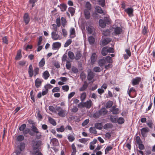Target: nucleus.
<instances>
[{
  "label": "nucleus",
  "instance_id": "c85d7f7f",
  "mask_svg": "<svg viewBox=\"0 0 155 155\" xmlns=\"http://www.w3.org/2000/svg\"><path fill=\"white\" fill-rule=\"evenodd\" d=\"M91 62L94 64L97 60V55L95 53H93L91 58Z\"/></svg>",
  "mask_w": 155,
  "mask_h": 155
},
{
  "label": "nucleus",
  "instance_id": "c756f323",
  "mask_svg": "<svg viewBox=\"0 0 155 155\" xmlns=\"http://www.w3.org/2000/svg\"><path fill=\"white\" fill-rule=\"evenodd\" d=\"M107 47H104L101 51V54L103 56H105L108 53Z\"/></svg>",
  "mask_w": 155,
  "mask_h": 155
},
{
  "label": "nucleus",
  "instance_id": "c9c22d12",
  "mask_svg": "<svg viewBox=\"0 0 155 155\" xmlns=\"http://www.w3.org/2000/svg\"><path fill=\"white\" fill-rule=\"evenodd\" d=\"M95 10L96 12H97L100 13L102 14L103 13H104L103 12V11L102 10V8L99 6H97L95 8Z\"/></svg>",
  "mask_w": 155,
  "mask_h": 155
},
{
  "label": "nucleus",
  "instance_id": "6e6552de",
  "mask_svg": "<svg viewBox=\"0 0 155 155\" xmlns=\"http://www.w3.org/2000/svg\"><path fill=\"white\" fill-rule=\"evenodd\" d=\"M110 111L113 114H117L119 113L120 110L118 108H116L115 106H113L110 109Z\"/></svg>",
  "mask_w": 155,
  "mask_h": 155
},
{
  "label": "nucleus",
  "instance_id": "7ed1b4c3",
  "mask_svg": "<svg viewBox=\"0 0 155 155\" xmlns=\"http://www.w3.org/2000/svg\"><path fill=\"white\" fill-rule=\"evenodd\" d=\"M32 142H33V145L32 146L33 151H32V152H35L37 150V151H39L38 148L41 144V141L40 140L32 141Z\"/></svg>",
  "mask_w": 155,
  "mask_h": 155
},
{
  "label": "nucleus",
  "instance_id": "9b49d317",
  "mask_svg": "<svg viewBox=\"0 0 155 155\" xmlns=\"http://www.w3.org/2000/svg\"><path fill=\"white\" fill-rule=\"evenodd\" d=\"M113 28L114 30V33L116 35H120L122 31V29L120 27L117 26Z\"/></svg>",
  "mask_w": 155,
  "mask_h": 155
},
{
  "label": "nucleus",
  "instance_id": "6ab92c4d",
  "mask_svg": "<svg viewBox=\"0 0 155 155\" xmlns=\"http://www.w3.org/2000/svg\"><path fill=\"white\" fill-rule=\"evenodd\" d=\"M94 77V75L93 72L91 70H89L87 74V80L89 81H91L93 79Z\"/></svg>",
  "mask_w": 155,
  "mask_h": 155
},
{
  "label": "nucleus",
  "instance_id": "1a4fd4ad",
  "mask_svg": "<svg viewBox=\"0 0 155 155\" xmlns=\"http://www.w3.org/2000/svg\"><path fill=\"white\" fill-rule=\"evenodd\" d=\"M141 78L140 77H136L133 79L131 81V83L133 86L138 84L141 81Z\"/></svg>",
  "mask_w": 155,
  "mask_h": 155
},
{
  "label": "nucleus",
  "instance_id": "9d476101",
  "mask_svg": "<svg viewBox=\"0 0 155 155\" xmlns=\"http://www.w3.org/2000/svg\"><path fill=\"white\" fill-rule=\"evenodd\" d=\"M149 130V129L147 127H143L142 128L141 130V133L142 136L143 137H146L147 133Z\"/></svg>",
  "mask_w": 155,
  "mask_h": 155
},
{
  "label": "nucleus",
  "instance_id": "f8f14e48",
  "mask_svg": "<svg viewBox=\"0 0 155 155\" xmlns=\"http://www.w3.org/2000/svg\"><path fill=\"white\" fill-rule=\"evenodd\" d=\"M124 11L126 12L130 17L133 16L134 9L132 8H129L124 9Z\"/></svg>",
  "mask_w": 155,
  "mask_h": 155
},
{
  "label": "nucleus",
  "instance_id": "58836bf2",
  "mask_svg": "<svg viewBox=\"0 0 155 155\" xmlns=\"http://www.w3.org/2000/svg\"><path fill=\"white\" fill-rule=\"evenodd\" d=\"M136 91L135 89L133 87L130 88L129 89H128L127 91V93L128 94L129 96L130 97L131 93H134Z\"/></svg>",
  "mask_w": 155,
  "mask_h": 155
},
{
  "label": "nucleus",
  "instance_id": "f257e3e1",
  "mask_svg": "<svg viewBox=\"0 0 155 155\" xmlns=\"http://www.w3.org/2000/svg\"><path fill=\"white\" fill-rule=\"evenodd\" d=\"M56 110L58 112V114L60 117H64L68 114L67 110L63 109L60 107H56Z\"/></svg>",
  "mask_w": 155,
  "mask_h": 155
},
{
  "label": "nucleus",
  "instance_id": "4c0bfd02",
  "mask_svg": "<svg viewBox=\"0 0 155 155\" xmlns=\"http://www.w3.org/2000/svg\"><path fill=\"white\" fill-rule=\"evenodd\" d=\"M68 55L69 58L71 59H74L75 58L74 54L71 51L68 52Z\"/></svg>",
  "mask_w": 155,
  "mask_h": 155
},
{
  "label": "nucleus",
  "instance_id": "13d9d810",
  "mask_svg": "<svg viewBox=\"0 0 155 155\" xmlns=\"http://www.w3.org/2000/svg\"><path fill=\"white\" fill-rule=\"evenodd\" d=\"M62 89L64 91L67 92L69 89V87L68 85H65L62 86Z\"/></svg>",
  "mask_w": 155,
  "mask_h": 155
},
{
  "label": "nucleus",
  "instance_id": "603ef678",
  "mask_svg": "<svg viewBox=\"0 0 155 155\" xmlns=\"http://www.w3.org/2000/svg\"><path fill=\"white\" fill-rule=\"evenodd\" d=\"M25 144L24 143H21L20 144V145L19 146V148L21 151L23 150L25 148Z\"/></svg>",
  "mask_w": 155,
  "mask_h": 155
},
{
  "label": "nucleus",
  "instance_id": "5fc2aeb1",
  "mask_svg": "<svg viewBox=\"0 0 155 155\" xmlns=\"http://www.w3.org/2000/svg\"><path fill=\"white\" fill-rule=\"evenodd\" d=\"M72 42V40L71 39L68 40L64 45V47H68Z\"/></svg>",
  "mask_w": 155,
  "mask_h": 155
},
{
  "label": "nucleus",
  "instance_id": "09e8293b",
  "mask_svg": "<svg viewBox=\"0 0 155 155\" xmlns=\"http://www.w3.org/2000/svg\"><path fill=\"white\" fill-rule=\"evenodd\" d=\"M101 116L99 110L96 111L93 114V117L95 118H98Z\"/></svg>",
  "mask_w": 155,
  "mask_h": 155
},
{
  "label": "nucleus",
  "instance_id": "39448f33",
  "mask_svg": "<svg viewBox=\"0 0 155 155\" xmlns=\"http://www.w3.org/2000/svg\"><path fill=\"white\" fill-rule=\"evenodd\" d=\"M105 60L106 61L107 65H105L104 67L106 69H108L109 68H111L112 65L110 63H112V60L111 57L109 56H107L105 58Z\"/></svg>",
  "mask_w": 155,
  "mask_h": 155
},
{
  "label": "nucleus",
  "instance_id": "680f3d73",
  "mask_svg": "<svg viewBox=\"0 0 155 155\" xmlns=\"http://www.w3.org/2000/svg\"><path fill=\"white\" fill-rule=\"evenodd\" d=\"M148 27L147 26H144L142 30V33L143 35L146 34L147 32Z\"/></svg>",
  "mask_w": 155,
  "mask_h": 155
},
{
  "label": "nucleus",
  "instance_id": "aec40b11",
  "mask_svg": "<svg viewBox=\"0 0 155 155\" xmlns=\"http://www.w3.org/2000/svg\"><path fill=\"white\" fill-rule=\"evenodd\" d=\"M99 110L101 116H104L108 112L107 110L105 107L101 108Z\"/></svg>",
  "mask_w": 155,
  "mask_h": 155
},
{
  "label": "nucleus",
  "instance_id": "774afa93",
  "mask_svg": "<svg viewBox=\"0 0 155 155\" xmlns=\"http://www.w3.org/2000/svg\"><path fill=\"white\" fill-rule=\"evenodd\" d=\"M31 153L33 155H42V153L39 151H35V152H32V151H30Z\"/></svg>",
  "mask_w": 155,
  "mask_h": 155
},
{
  "label": "nucleus",
  "instance_id": "72a5a7b5",
  "mask_svg": "<svg viewBox=\"0 0 155 155\" xmlns=\"http://www.w3.org/2000/svg\"><path fill=\"white\" fill-rule=\"evenodd\" d=\"M48 120L49 122L53 126H55L56 125V122L52 118L48 117Z\"/></svg>",
  "mask_w": 155,
  "mask_h": 155
},
{
  "label": "nucleus",
  "instance_id": "79ce46f5",
  "mask_svg": "<svg viewBox=\"0 0 155 155\" xmlns=\"http://www.w3.org/2000/svg\"><path fill=\"white\" fill-rule=\"evenodd\" d=\"M95 126L98 129H101L103 127L102 124L101 123H96L95 124Z\"/></svg>",
  "mask_w": 155,
  "mask_h": 155
},
{
  "label": "nucleus",
  "instance_id": "a19ab883",
  "mask_svg": "<svg viewBox=\"0 0 155 155\" xmlns=\"http://www.w3.org/2000/svg\"><path fill=\"white\" fill-rule=\"evenodd\" d=\"M21 51L19 50L17 54L15 57V58L17 60H19L21 58Z\"/></svg>",
  "mask_w": 155,
  "mask_h": 155
},
{
  "label": "nucleus",
  "instance_id": "49530a36",
  "mask_svg": "<svg viewBox=\"0 0 155 155\" xmlns=\"http://www.w3.org/2000/svg\"><path fill=\"white\" fill-rule=\"evenodd\" d=\"M67 7V6L64 4H61L60 6L61 10L62 12H64L65 11Z\"/></svg>",
  "mask_w": 155,
  "mask_h": 155
},
{
  "label": "nucleus",
  "instance_id": "37998d69",
  "mask_svg": "<svg viewBox=\"0 0 155 155\" xmlns=\"http://www.w3.org/2000/svg\"><path fill=\"white\" fill-rule=\"evenodd\" d=\"M68 11L70 13L71 15L73 16L75 12V9L72 7H69L68 8Z\"/></svg>",
  "mask_w": 155,
  "mask_h": 155
},
{
  "label": "nucleus",
  "instance_id": "f03ea898",
  "mask_svg": "<svg viewBox=\"0 0 155 155\" xmlns=\"http://www.w3.org/2000/svg\"><path fill=\"white\" fill-rule=\"evenodd\" d=\"M93 25L92 22L91 21H88L86 22V26H87L86 27V30L89 34H92L94 30Z\"/></svg>",
  "mask_w": 155,
  "mask_h": 155
},
{
  "label": "nucleus",
  "instance_id": "f704fd0d",
  "mask_svg": "<svg viewBox=\"0 0 155 155\" xmlns=\"http://www.w3.org/2000/svg\"><path fill=\"white\" fill-rule=\"evenodd\" d=\"M88 41L90 44H93L95 41L94 38L92 36L89 37L88 38Z\"/></svg>",
  "mask_w": 155,
  "mask_h": 155
},
{
  "label": "nucleus",
  "instance_id": "6e6d98bb",
  "mask_svg": "<svg viewBox=\"0 0 155 155\" xmlns=\"http://www.w3.org/2000/svg\"><path fill=\"white\" fill-rule=\"evenodd\" d=\"M88 138H83L79 139L78 140L81 143H85L88 141Z\"/></svg>",
  "mask_w": 155,
  "mask_h": 155
},
{
  "label": "nucleus",
  "instance_id": "864d4df0",
  "mask_svg": "<svg viewBox=\"0 0 155 155\" xmlns=\"http://www.w3.org/2000/svg\"><path fill=\"white\" fill-rule=\"evenodd\" d=\"M110 121L113 123H115L117 122V118L112 115L110 116Z\"/></svg>",
  "mask_w": 155,
  "mask_h": 155
},
{
  "label": "nucleus",
  "instance_id": "423d86ee",
  "mask_svg": "<svg viewBox=\"0 0 155 155\" xmlns=\"http://www.w3.org/2000/svg\"><path fill=\"white\" fill-rule=\"evenodd\" d=\"M107 20H105L104 21L102 19H100L99 20V25L103 28H104L106 25V24H108L110 23L109 19L108 18H106Z\"/></svg>",
  "mask_w": 155,
  "mask_h": 155
},
{
  "label": "nucleus",
  "instance_id": "ea45409f",
  "mask_svg": "<svg viewBox=\"0 0 155 155\" xmlns=\"http://www.w3.org/2000/svg\"><path fill=\"white\" fill-rule=\"evenodd\" d=\"M45 64V60L44 58H42L39 63L40 67H43Z\"/></svg>",
  "mask_w": 155,
  "mask_h": 155
},
{
  "label": "nucleus",
  "instance_id": "338daca9",
  "mask_svg": "<svg viewBox=\"0 0 155 155\" xmlns=\"http://www.w3.org/2000/svg\"><path fill=\"white\" fill-rule=\"evenodd\" d=\"M26 127V124H24L21 125L19 128V130L21 131H23Z\"/></svg>",
  "mask_w": 155,
  "mask_h": 155
},
{
  "label": "nucleus",
  "instance_id": "f3484780",
  "mask_svg": "<svg viewBox=\"0 0 155 155\" xmlns=\"http://www.w3.org/2000/svg\"><path fill=\"white\" fill-rule=\"evenodd\" d=\"M97 140L96 139L94 140H93L90 143L89 149L91 150H94L95 146V144L96 143Z\"/></svg>",
  "mask_w": 155,
  "mask_h": 155
},
{
  "label": "nucleus",
  "instance_id": "052dcab7",
  "mask_svg": "<svg viewBox=\"0 0 155 155\" xmlns=\"http://www.w3.org/2000/svg\"><path fill=\"white\" fill-rule=\"evenodd\" d=\"M39 71V69L38 67H36L34 68V74L35 76H36L38 74Z\"/></svg>",
  "mask_w": 155,
  "mask_h": 155
},
{
  "label": "nucleus",
  "instance_id": "a211bd4d",
  "mask_svg": "<svg viewBox=\"0 0 155 155\" xmlns=\"http://www.w3.org/2000/svg\"><path fill=\"white\" fill-rule=\"evenodd\" d=\"M50 143H52V145L56 146L59 145V143L58 139L55 138H53L51 139L50 141Z\"/></svg>",
  "mask_w": 155,
  "mask_h": 155
},
{
  "label": "nucleus",
  "instance_id": "de8ad7c7",
  "mask_svg": "<svg viewBox=\"0 0 155 155\" xmlns=\"http://www.w3.org/2000/svg\"><path fill=\"white\" fill-rule=\"evenodd\" d=\"M86 96V93L85 92H83L82 93L81 95V100L82 102L84 101Z\"/></svg>",
  "mask_w": 155,
  "mask_h": 155
},
{
  "label": "nucleus",
  "instance_id": "4be33fe9",
  "mask_svg": "<svg viewBox=\"0 0 155 155\" xmlns=\"http://www.w3.org/2000/svg\"><path fill=\"white\" fill-rule=\"evenodd\" d=\"M111 40V39L110 38H104L101 41V44L103 45H106Z\"/></svg>",
  "mask_w": 155,
  "mask_h": 155
},
{
  "label": "nucleus",
  "instance_id": "e433bc0d",
  "mask_svg": "<svg viewBox=\"0 0 155 155\" xmlns=\"http://www.w3.org/2000/svg\"><path fill=\"white\" fill-rule=\"evenodd\" d=\"M71 147L72 149V152L71 155H74L77 151L76 147L74 143H73L71 145Z\"/></svg>",
  "mask_w": 155,
  "mask_h": 155
},
{
  "label": "nucleus",
  "instance_id": "7c9ffc66",
  "mask_svg": "<svg viewBox=\"0 0 155 155\" xmlns=\"http://www.w3.org/2000/svg\"><path fill=\"white\" fill-rule=\"evenodd\" d=\"M88 84L86 81H85L82 87L79 89L80 91H83L85 90L88 86Z\"/></svg>",
  "mask_w": 155,
  "mask_h": 155
},
{
  "label": "nucleus",
  "instance_id": "e2e57ef3",
  "mask_svg": "<svg viewBox=\"0 0 155 155\" xmlns=\"http://www.w3.org/2000/svg\"><path fill=\"white\" fill-rule=\"evenodd\" d=\"M93 70L95 72H99L101 71V69L99 67H95L94 68Z\"/></svg>",
  "mask_w": 155,
  "mask_h": 155
},
{
  "label": "nucleus",
  "instance_id": "bb28decb",
  "mask_svg": "<svg viewBox=\"0 0 155 155\" xmlns=\"http://www.w3.org/2000/svg\"><path fill=\"white\" fill-rule=\"evenodd\" d=\"M41 82L42 81L40 79L37 78L36 79L35 81V84L36 87H39L41 85Z\"/></svg>",
  "mask_w": 155,
  "mask_h": 155
},
{
  "label": "nucleus",
  "instance_id": "a18cd8bd",
  "mask_svg": "<svg viewBox=\"0 0 155 155\" xmlns=\"http://www.w3.org/2000/svg\"><path fill=\"white\" fill-rule=\"evenodd\" d=\"M65 130V128L63 125L61 126L60 127L56 129V130L58 132H63Z\"/></svg>",
  "mask_w": 155,
  "mask_h": 155
},
{
  "label": "nucleus",
  "instance_id": "8fccbe9b",
  "mask_svg": "<svg viewBox=\"0 0 155 155\" xmlns=\"http://www.w3.org/2000/svg\"><path fill=\"white\" fill-rule=\"evenodd\" d=\"M113 105V102L112 101H108L106 104V107L107 108H110L112 107Z\"/></svg>",
  "mask_w": 155,
  "mask_h": 155
},
{
  "label": "nucleus",
  "instance_id": "bf43d9fd",
  "mask_svg": "<svg viewBox=\"0 0 155 155\" xmlns=\"http://www.w3.org/2000/svg\"><path fill=\"white\" fill-rule=\"evenodd\" d=\"M78 108L76 106H74L71 109V112L76 113L78 111Z\"/></svg>",
  "mask_w": 155,
  "mask_h": 155
},
{
  "label": "nucleus",
  "instance_id": "2eb2a0df",
  "mask_svg": "<svg viewBox=\"0 0 155 155\" xmlns=\"http://www.w3.org/2000/svg\"><path fill=\"white\" fill-rule=\"evenodd\" d=\"M84 17L86 19H89L91 17L90 11L88 9H85L84 10Z\"/></svg>",
  "mask_w": 155,
  "mask_h": 155
},
{
  "label": "nucleus",
  "instance_id": "20e7f679",
  "mask_svg": "<svg viewBox=\"0 0 155 155\" xmlns=\"http://www.w3.org/2000/svg\"><path fill=\"white\" fill-rule=\"evenodd\" d=\"M51 38L53 40H61L62 39V36L59 35L57 31H52L51 33Z\"/></svg>",
  "mask_w": 155,
  "mask_h": 155
},
{
  "label": "nucleus",
  "instance_id": "473e14b6",
  "mask_svg": "<svg viewBox=\"0 0 155 155\" xmlns=\"http://www.w3.org/2000/svg\"><path fill=\"white\" fill-rule=\"evenodd\" d=\"M112 127L113 125L110 123H107L104 126V128L106 130L111 128Z\"/></svg>",
  "mask_w": 155,
  "mask_h": 155
},
{
  "label": "nucleus",
  "instance_id": "b1692460",
  "mask_svg": "<svg viewBox=\"0 0 155 155\" xmlns=\"http://www.w3.org/2000/svg\"><path fill=\"white\" fill-rule=\"evenodd\" d=\"M70 37L71 38H73L75 36V32L74 28H71L70 31Z\"/></svg>",
  "mask_w": 155,
  "mask_h": 155
},
{
  "label": "nucleus",
  "instance_id": "dca6fc26",
  "mask_svg": "<svg viewBox=\"0 0 155 155\" xmlns=\"http://www.w3.org/2000/svg\"><path fill=\"white\" fill-rule=\"evenodd\" d=\"M85 107L87 108H90L93 104L92 101L90 100L84 102Z\"/></svg>",
  "mask_w": 155,
  "mask_h": 155
},
{
  "label": "nucleus",
  "instance_id": "0e129e2a",
  "mask_svg": "<svg viewBox=\"0 0 155 155\" xmlns=\"http://www.w3.org/2000/svg\"><path fill=\"white\" fill-rule=\"evenodd\" d=\"M24 139V137L22 135H19L17 138V140L19 141H21Z\"/></svg>",
  "mask_w": 155,
  "mask_h": 155
},
{
  "label": "nucleus",
  "instance_id": "c03bdc74",
  "mask_svg": "<svg viewBox=\"0 0 155 155\" xmlns=\"http://www.w3.org/2000/svg\"><path fill=\"white\" fill-rule=\"evenodd\" d=\"M124 119L122 117H120L119 118L117 119V122L119 124H122L124 123Z\"/></svg>",
  "mask_w": 155,
  "mask_h": 155
},
{
  "label": "nucleus",
  "instance_id": "3c124183",
  "mask_svg": "<svg viewBox=\"0 0 155 155\" xmlns=\"http://www.w3.org/2000/svg\"><path fill=\"white\" fill-rule=\"evenodd\" d=\"M68 139L70 142H71L74 140L75 138L72 135L69 134L68 136Z\"/></svg>",
  "mask_w": 155,
  "mask_h": 155
},
{
  "label": "nucleus",
  "instance_id": "cd10ccee",
  "mask_svg": "<svg viewBox=\"0 0 155 155\" xmlns=\"http://www.w3.org/2000/svg\"><path fill=\"white\" fill-rule=\"evenodd\" d=\"M42 76L45 80H47L49 77L50 74L48 71H46L43 73Z\"/></svg>",
  "mask_w": 155,
  "mask_h": 155
},
{
  "label": "nucleus",
  "instance_id": "393cba45",
  "mask_svg": "<svg viewBox=\"0 0 155 155\" xmlns=\"http://www.w3.org/2000/svg\"><path fill=\"white\" fill-rule=\"evenodd\" d=\"M82 56L81 51H77L75 53V59L76 60L79 59Z\"/></svg>",
  "mask_w": 155,
  "mask_h": 155
},
{
  "label": "nucleus",
  "instance_id": "a878e982",
  "mask_svg": "<svg viewBox=\"0 0 155 155\" xmlns=\"http://www.w3.org/2000/svg\"><path fill=\"white\" fill-rule=\"evenodd\" d=\"M98 63L100 66H103L104 65H107L106 61L104 58L101 59L98 61Z\"/></svg>",
  "mask_w": 155,
  "mask_h": 155
},
{
  "label": "nucleus",
  "instance_id": "69168bd1",
  "mask_svg": "<svg viewBox=\"0 0 155 155\" xmlns=\"http://www.w3.org/2000/svg\"><path fill=\"white\" fill-rule=\"evenodd\" d=\"M89 130L90 133L94 134H96L97 131L95 129V128L94 127H91L89 129Z\"/></svg>",
  "mask_w": 155,
  "mask_h": 155
},
{
  "label": "nucleus",
  "instance_id": "2f4dec72",
  "mask_svg": "<svg viewBox=\"0 0 155 155\" xmlns=\"http://www.w3.org/2000/svg\"><path fill=\"white\" fill-rule=\"evenodd\" d=\"M113 148V146H107L104 150L105 154H106L108 153L109 151H110Z\"/></svg>",
  "mask_w": 155,
  "mask_h": 155
},
{
  "label": "nucleus",
  "instance_id": "0eeeda50",
  "mask_svg": "<svg viewBox=\"0 0 155 155\" xmlns=\"http://www.w3.org/2000/svg\"><path fill=\"white\" fill-rule=\"evenodd\" d=\"M32 131L37 134L36 135V137L37 139H39L41 137V133L38 131V130L36 127L32 125L31 127Z\"/></svg>",
  "mask_w": 155,
  "mask_h": 155
},
{
  "label": "nucleus",
  "instance_id": "4d7b16f0",
  "mask_svg": "<svg viewBox=\"0 0 155 155\" xmlns=\"http://www.w3.org/2000/svg\"><path fill=\"white\" fill-rule=\"evenodd\" d=\"M61 20L62 25L64 27L66 23V21L65 18L63 17L61 18Z\"/></svg>",
  "mask_w": 155,
  "mask_h": 155
},
{
  "label": "nucleus",
  "instance_id": "4468645a",
  "mask_svg": "<svg viewBox=\"0 0 155 155\" xmlns=\"http://www.w3.org/2000/svg\"><path fill=\"white\" fill-rule=\"evenodd\" d=\"M23 19L25 24H28L30 20V18L28 13H26L24 14L23 16Z\"/></svg>",
  "mask_w": 155,
  "mask_h": 155
},
{
  "label": "nucleus",
  "instance_id": "5701e85b",
  "mask_svg": "<svg viewBox=\"0 0 155 155\" xmlns=\"http://www.w3.org/2000/svg\"><path fill=\"white\" fill-rule=\"evenodd\" d=\"M38 0H29L28 7H31V9L35 5V3Z\"/></svg>",
  "mask_w": 155,
  "mask_h": 155
},
{
  "label": "nucleus",
  "instance_id": "ddd939ff",
  "mask_svg": "<svg viewBox=\"0 0 155 155\" xmlns=\"http://www.w3.org/2000/svg\"><path fill=\"white\" fill-rule=\"evenodd\" d=\"M61 46V43L59 42H54L52 45V49L54 50L59 49Z\"/></svg>",
  "mask_w": 155,
  "mask_h": 155
},
{
  "label": "nucleus",
  "instance_id": "412c9836",
  "mask_svg": "<svg viewBox=\"0 0 155 155\" xmlns=\"http://www.w3.org/2000/svg\"><path fill=\"white\" fill-rule=\"evenodd\" d=\"M28 73L30 77H31L34 74V71L33 69V67L31 64H30L28 69Z\"/></svg>",
  "mask_w": 155,
  "mask_h": 155
}]
</instances>
